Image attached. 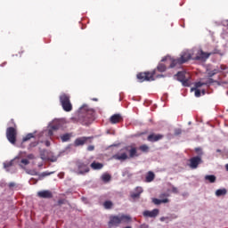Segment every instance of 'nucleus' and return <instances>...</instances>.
<instances>
[{"instance_id": "1", "label": "nucleus", "mask_w": 228, "mask_h": 228, "mask_svg": "<svg viewBox=\"0 0 228 228\" xmlns=\"http://www.w3.org/2000/svg\"><path fill=\"white\" fill-rule=\"evenodd\" d=\"M138 156L136 147L128 145L121 149L120 153L113 155L112 159L118 161H126V159H129V158H138Z\"/></svg>"}, {"instance_id": "2", "label": "nucleus", "mask_w": 228, "mask_h": 228, "mask_svg": "<svg viewBox=\"0 0 228 228\" xmlns=\"http://www.w3.org/2000/svg\"><path fill=\"white\" fill-rule=\"evenodd\" d=\"M84 113H86L87 115H92L94 111L88 109V106L84 105L80 108V111L78 112V114L70 118L71 122H73V124H77V122H79L80 124H82V126H88V124L90 123V119H88V116L85 115Z\"/></svg>"}, {"instance_id": "3", "label": "nucleus", "mask_w": 228, "mask_h": 228, "mask_svg": "<svg viewBox=\"0 0 228 228\" xmlns=\"http://www.w3.org/2000/svg\"><path fill=\"white\" fill-rule=\"evenodd\" d=\"M132 218L127 215L111 216L109 221V227H118L120 224H129Z\"/></svg>"}, {"instance_id": "4", "label": "nucleus", "mask_w": 228, "mask_h": 228, "mask_svg": "<svg viewBox=\"0 0 228 228\" xmlns=\"http://www.w3.org/2000/svg\"><path fill=\"white\" fill-rule=\"evenodd\" d=\"M190 60H191V53H190V52H183L179 58L171 59L170 68L174 69V67L183 65V63H186V61H190Z\"/></svg>"}, {"instance_id": "5", "label": "nucleus", "mask_w": 228, "mask_h": 228, "mask_svg": "<svg viewBox=\"0 0 228 228\" xmlns=\"http://www.w3.org/2000/svg\"><path fill=\"white\" fill-rule=\"evenodd\" d=\"M60 103L62 106L64 111L69 112L72 111V103L70 102V96L66 94L60 95Z\"/></svg>"}, {"instance_id": "6", "label": "nucleus", "mask_w": 228, "mask_h": 228, "mask_svg": "<svg viewBox=\"0 0 228 228\" xmlns=\"http://www.w3.org/2000/svg\"><path fill=\"white\" fill-rule=\"evenodd\" d=\"M154 76H156V69L153 71L140 72L137 74V79L139 83L143 81H154Z\"/></svg>"}, {"instance_id": "7", "label": "nucleus", "mask_w": 228, "mask_h": 228, "mask_svg": "<svg viewBox=\"0 0 228 228\" xmlns=\"http://www.w3.org/2000/svg\"><path fill=\"white\" fill-rule=\"evenodd\" d=\"M6 138L10 143L15 145L17 143V129L13 126H10L6 129Z\"/></svg>"}, {"instance_id": "8", "label": "nucleus", "mask_w": 228, "mask_h": 228, "mask_svg": "<svg viewBox=\"0 0 228 228\" xmlns=\"http://www.w3.org/2000/svg\"><path fill=\"white\" fill-rule=\"evenodd\" d=\"M89 165H90L89 161H85V162L78 161V162H77V169H78L77 174L78 175L88 174V172H90Z\"/></svg>"}, {"instance_id": "9", "label": "nucleus", "mask_w": 228, "mask_h": 228, "mask_svg": "<svg viewBox=\"0 0 228 228\" xmlns=\"http://www.w3.org/2000/svg\"><path fill=\"white\" fill-rule=\"evenodd\" d=\"M213 54H216V52L206 53L202 50H198L194 60H198L200 61H206V60H208V58H209V56Z\"/></svg>"}, {"instance_id": "10", "label": "nucleus", "mask_w": 228, "mask_h": 228, "mask_svg": "<svg viewBox=\"0 0 228 228\" xmlns=\"http://www.w3.org/2000/svg\"><path fill=\"white\" fill-rule=\"evenodd\" d=\"M25 171H26V174H28V175H38L39 181H42L43 177H47V175H51L52 174H54V172H49V171H45V172L39 174L35 169H33V170L25 169Z\"/></svg>"}, {"instance_id": "11", "label": "nucleus", "mask_w": 228, "mask_h": 228, "mask_svg": "<svg viewBox=\"0 0 228 228\" xmlns=\"http://www.w3.org/2000/svg\"><path fill=\"white\" fill-rule=\"evenodd\" d=\"M178 81L182 83L183 86H190V80L186 78V72L179 71L176 74Z\"/></svg>"}, {"instance_id": "12", "label": "nucleus", "mask_w": 228, "mask_h": 228, "mask_svg": "<svg viewBox=\"0 0 228 228\" xmlns=\"http://www.w3.org/2000/svg\"><path fill=\"white\" fill-rule=\"evenodd\" d=\"M202 163V159L199 156L192 157L190 159V168H192V170H195V168H198L199 165Z\"/></svg>"}, {"instance_id": "13", "label": "nucleus", "mask_w": 228, "mask_h": 228, "mask_svg": "<svg viewBox=\"0 0 228 228\" xmlns=\"http://www.w3.org/2000/svg\"><path fill=\"white\" fill-rule=\"evenodd\" d=\"M39 199H53V191L49 190L40 191L37 192Z\"/></svg>"}, {"instance_id": "14", "label": "nucleus", "mask_w": 228, "mask_h": 228, "mask_svg": "<svg viewBox=\"0 0 228 228\" xmlns=\"http://www.w3.org/2000/svg\"><path fill=\"white\" fill-rule=\"evenodd\" d=\"M143 216L149 217V218H156L158 215H159V209L155 208L151 211L146 210L142 213Z\"/></svg>"}, {"instance_id": "15", "label": "nucleus", "mask_w": 228, "mask_h": 228, "mask_svg": "<svg viewBox=\"0 0 228 228\" xmlns=\"http://www.w3.org/2000/svg\"><path fill=\"white\" fill-rule=\"evenodd\" d=\"M163 138H164V135L161 134H151L148 135L147 140L148 142H159V140H163Z\"/></svg>"}, {"instance_id": "16", "label": "nucleus", "mask_w": 228, "mask_h": 228, "mask_svg": "<svg viewBox=\"0 0 228 228\" xmlns=\"http://www.w3.org/2000/svg\"><path fill=\"white\" fill-rule=\"evenodd\" d=\"M94 137H79L75 140V146L79 147L81 145H85L88 140H93Z\"/></svg>"}, {"instance_id": "17", "label": "nucleus", "mask_w": 228, "mask_h": 228, "mask_svg": "<svg viewBox=\"0 0 228 228\" xmlns=\"http://www.w3.org/2000/svg\"><path fill=\"white\" fill-rule=\"evenodd\" d=\"M124 121V118L120 114H114L110 118V124H118Z\"/></svg>"}, {"instance_id": "18", "label": "nucleus", "mask_w": 228, "mask_h": 228, "mask_svg": "<svg viewBox=\"0 0 228 228\" xmlns=\"http://www.w3.org/2000/svg\"><path fill=\"white\" fill-rule=\"evenodd\" d=\"M135 192H131L130 196L131 199H133L134 200L136 199H140V195H142V193H143V189L142 187H136L134 189Z\"/></svg>"}, {"instance_id": "19", "label": "nucleus", "mask_w": 228, "mask_h": 228, "mask_svg": "<svg viewBox=\"0 0 228 228\" xmlns=\"http://www.w3.org/2000/svg\"><path fill=\"white\" fill-rule=\"evenodd\" d=\"M15 159H12L10 161L4 162V168L6 170V172H11L12 168L13 167V163Z\"/></svg>"}, {"instance_id": "20", "label": "nucleus", "mask_w": 228, "mask_h": 228, "mask_svg": "<svg viewBox=\"0 0 228 228\" xmlns=\"http://www.w3.org/2000/svg\"><path fill=\"white\" fill-rule=\"evenodd\" d=\"M91 168H93V170H101L102 169V167H104V165L102 163H99V162H95L94 161L91 165H90Z\"/></svg>"}, {"instance_id": "21", "label": "nucleus", "mask_w": 228, "mask_h": 228, "mask_svg": "<svg viewBox=\"0 0 228 228\" xmlns=\"http://www.w3.org/2000/svg\"><path fill=\"white\" fill-rule=\"evenodd\" d=\"M155 177H156V175H154V172L152 171L148 172L146 175V183H152Z\"/></svg>"}, {"instance_id": "22", "label": "nucleus", "mask_w": 228, "mask_h": 228, "mask_svg": "<svg viewBox=\"0 0 228 228\" xmlns=\"http://www.w3.org/2000/svg\"><path fill=\"white\" fill-rule=\"evenodd\" d=\"M224 195H227V189L223 188L216 191V197H223Z\"/></svg>"}, {"instance_id": "23", "label": "nucleus", "mask_w": 228, "mask_h": 228, "mask_svg": "<svg viewBox=\"0 0 228 228\" xmlns=\"http://www.w3.org/2000/svg\"><path fill=\"white\" fill-rule=\"evenodd\" d=\"M152 202L156 206H159V204H167V202H168V199L159 200L155 198L152 200Z\"/></svg>"}, {"instance_id": "24", "label": "nucleus", "mask_w": 228, "mask_h": 228, "mask_svg": "<svg viewBox=\"0 0 228 228\" xmlns=\"http://www.w3.org/2000/svg\"><path fill=\"white\" fill-rule=\"evenodd\" d=\"M205 181H208V183H216V176H215V175H207L205 176Z\"/></svg>"}, {"instance_id": "25", "label": "nucleus", "mask_w": 228, "mask_h": 228, "mask_svg": "<svg viewBox=\"0 0 228 228\" xmlns=\"http://www.w3.org/2000/svg\"><path fill=\"white\" fill-rule=\"evenodd\" d=\"M29 165V160L28 159H23L20 160V167L23 170H26V166Z\"/></svg>"}, {"instance_id": "26", "label": "nucleus", "mask_w": 228, "mask_h": 228, "mask_svg": "<svg viewBox=\"0 0 228 228\" xmlns=\"http://www.w3.org/2000/svg\"><path fill=\"white\" fill-rule=\"evenodd\" d=\"M102 180L103 183H110L111 181V175L110 174H103L102 175Z\"/></svg>"}, {"instance_id": "27", "label": "nucleus", "mask_w": 228, "mask_h": 228, "mask_svg": "<svg viewBox=\"0 0 228 228\" xmlns=\"http://www.w3.org/2000/svg\"><path fill=\"white\" fill-rule=\"evenodd\" d=\"M103 207L105 209H111V208H113V202L107 200L103 203Z\"/></svg>"}, {"instance_id": "28", "label": "nucleus", "mask_w": 228, "mask_h": 228, "mask_svg": "<svg viewBox=\"0 0 228 228\" xmlns=\"http://www.w3.org/2000/svg\"><path fill=\"white\" fill-rule=\"evenodd\" d=\"M157 70H159V72H165L167 70V66L163 63H160L158 65Z\"/></svg>"}, {"instance_id": "29", "label": "nucleus", "mask_w": 228, "mask_h": 228, "mask_svg": "<svg viewBox=\"0 0 228 228\" xmlns=\"http://www.w3.org/2000/svg\"><path fill=\"white\" fill-rule=\"evenodd\" d=\"M139 151L142 152H149V146L147 144H142L139 147Z\"/></svg>"}, {"instance_id": "30", "label": "nucleus", "mask_w": 228, "mask_h": 228, "mask_svg": "<svg viewBox=\"0 0 228 228\" xmlns=\"http://www.w3.org/2000/svg\"><path fill=\"white\" fill-rule=\"evenodd\" d=\"M31 138H35V134H28L25 137H23L22 142H28Z\"/></svg>"}, {"instance_id": "31", "label": "nucleus", "mask_w": 228, "mask_h": 228, "mask_svg": "<svg viewBox=\"0 0 228 228\" xmlns=\"http://www.w3.org/2000/svg\"><path fill=\"white\" fill-rule=\"evenodd\" d=\"M61 139L62 142H69V140H70V134H65L61 137Z\"/></svg>"}, {"instance_id": "32", "label": "nucleus", "mask_w": 228, "mask_h": 228, "mask_svg": "<svg viewBox=\"0 0 228 228\" xmlns=\"http://www.w3.org/2000/svg\"><path fill=\"white\" fill-rule=\"evenodd\" d=\"M205 85H208V83L197 82V83L195 84V88H196V89H199V88H200L201 86H204Z\"/></svg>"}, {"instance_id": "33", "label": "nucleus", "mask_w": 228, "mask_h": 228, "mask_svg": "<svg viewBox=\"0 0 228 228\" xmlns=\"http://www.w3.org/2000/svg\"><path fill=\"white\" fill-rule=\"evenodd\" d=\"M195 97H200V89L194 88Z\"/></svg>"}, {"instance_id": "34", "label": "nucleus", "mask_w": 228, "mask_h": 228, "mask_svg": "<svg viewBox=\"0 0 228 228\" xmlns=\"http://www.w3.org/2000/svg\"><path fill=\"white\" fill-rule=\"evenodd\" d=\"M195 152H197V154L202 155V148H195Z\"/></svg>"}, {"instance_id": "35", "label": "nucleus", "mask_w": 228, "mask_h": 228, "mask_svg": "<svg viewBox=\"0 0 228 228\" xmlns=\"http://www.w3.org/2000/svg\"><path fill=\"white\" fill-rule=\"evenodd\" d=\"M10 126H13L14 128L17 127V125L15 124V120L14 119H11V121L9 122Z\"/></svg>"}, {"instance_id": "36", "label": "nucleus", "mask_w": 228, "mask_h": 228, "mask_svg": "<svg viewBox=\"0 0 228 228\" xmlns=\"http://www.w3.org/2000/svg\"><path fill=\"white\" fill-rule=\"evenodd\" d=\"M167 220H170V217H168V216H162V217H160V222H167Z\"/></svg>"}, {"instance_id": "37", "label": "nucleus", "mask_w": 228, "mask_h": 228, "mask_svg": "<svg viewBox=\"0 0 228 228\" xmlns=\"http://www.w3.org/2000/svg\"><path fill=\"white\" fill-rule=\"evenodd\" d=\"M208 77H213V76H216V73L213 72V70L208 71Z\"/></svg>"}, {"instance_id": "38", "label": "nucleus", "mask_w": 228, "mask_h": 228, "mask_svg": "<svg viewBox=\"0 0 228 228\" xmlns=\"http://www.w3.org/2000/svg\"><path fill=\"white\" fill-rule=\"evenodd\" d=\"M63 204H65V200H58V206H61Z\"/></svg>"}, {"instance_id": "39", "label": "nucleus", "mask_w": 228, "mask_h": 228, "mask_svg": "<svg viewBox=\"0 0 228 228\" xmlns=\"http://www.w3.org/2000/svg\"><path fill=\"white\" fill-rule=\"evenodd\" d=\"M94 149H95V147L94 145H90V146L87 147V151H92Z\"/></svg>"}, {"instance_id": "40", "label": "nucleus", "mask_w": 228, "mask_h": 228, "mask_svg": "<svg viewBox=\"0 0 228 228\" xmlns=\"http://www.w3.org/2000/svg\"><path fill=\"white\" fill-rule=\"evenodd\" d=\"M27 158H28V159H35V155H33V154H28V155L27 156Z\"/></svg>"}, {"instance_id": "41", "label": "nucleus", "mask_w": 228, "mask_h": 228, "mask_svg": "<svg viewBox=\"0 0 228 228\" xmlns=\"http://www.w3.org/2000/svg\"><path fill=\"white\" fill-rule=\"evenodd\" d=\"M52 131H56L58 129V126L53 125L51 126Z\"/></svg>"}, {"instance_id": "42", "label": "nucleus", "mask_w": 228, "mask_h": 228, "mask_svg": "<svg viewBox=\"0 0 228 228\" xmlns=\"http://www.w3.org/2000/svg\"><path fill=\"white\" fill-rule=\"evenodd\" d=\"M212 71H213V73L214 74H218V72H220V69H212Z\"/></svg>"}, {"instance_id": "43", "label": "nucleus", "mask_w": 228, "mask_h": 228, "mask_svg": "<svg viewBox=\"0 0 228 228\" xmlns=\"http://www.w3.org/2000/svg\"><path fill=\"white\" fill-rule=\"evenodd\" d=\"M45 145L46 147H50V146H51V142L45 141Z\"/></svg>"}, {"instance_id": "44", "label": "nucleus", "mask_w": 228, "mask_h": 228, "mask_svg": "<svg viewBox=\"0 0 228 228\" xmlns=\"http://www.w3.org/2000/svg\"><path fill=\"white\" fill-rule=\"evenodd\" d=\"M15 183L12 182L9 183V188H14Z\"/></svg>"}, {"instance_id": "45", "label": "nucleus", "mask_w": 228, "mask_h": 228, "mask_svg": "<svg viewBox=\"0 0 228 228\" xmlns=\"http://www.w3.org/2000/svg\"><path fill=\"white\" fill-rule=\"evenodd\" d=\"M53 130L50 129V130L48 131V136H53Z\"/></svg>"}, {"instance_id": "46", "label": "nucleus", "mask_w": 228, "mask_h": 228, "mask_svg": "<svg viewBox=\"0 0 228 228\" xmlns=\"http://www.w3.org/2000/svg\"><path fill=\"white\" fill-rule=\"evenodd\" d=\"M31 181H34V184H37V183H38V180H36L35 178H31L30 183H31Z\"/></svg>"}, {"instance_id": "47", "label": "nucleus", "mask_w": 228, "mask_h": 228, "mask_svg": "<svg viewBox=\"0 0 228 228\" xmlns=\"http://www.w3.org/2000/svg\"><path fill=\"white\" fill-rule=\"evenodd\" d=\"M172 191H173L174 193H177V188H176V187H173V188H172Z\"/></svg>"}, {"instance_id": "48", "label": "nucleus", "mask_w": 228, "mask_h": 228, "mask_svg": "<svg viewBox=\"0 0 228 228\" xmlns=\"http://www.w3.org/2000/svg\"><path fill=\"white\" fill-rule=\"evenodd\" d=\"M225 65H221V70H225Z\"/></svg>"}, {"instance_id": "49", "label": "nucleus", "mask_w": 228, "mask_h": 228, "mask_svg": "<svg viewBox=\"0 0 228 228\" xmlns=\"http://www.w3.org/2000/svg\"><path fill=\"white\" fill-rule=\"evenodd\" d=\"M208 83H214L213 78H209V79H208Z\"/></svg>"}, {"instance_id": "50", "label": "nucleus", "mask_w": 228, "mask_h": 228, "mask_svg": "<svg viewBox=\"0 0 228 228\" xmlns=\"http://www.w3.org/2000/svg\"><path fill=\"white\" fill-rule=\"evenodd\" d=\"M202 95H206V90L201 91Z\"/></svg>"}, {"instance_id": "51", "label": "nucleus", "mask_w": 228, "mask_h": 228, "mask_svg": "<svg viewBox=\"0 0 228 228\" xmlns=\"http://www.w3.org/2000/svg\"><path fill=\"white\" fill-rule=\"evenodd\" d=\"M175 134H181V131L178 130L177 132H175Z\"/></svg>"}, {"instance_id": "52", "label": "nucleus", "mask_w": 228, "mask_h": 228, "mask_svg": "<svg viewBox=\"0 0 228 228\" xmlns=\"http://www.w3.org/2000/svg\"><path fill=\"white\" fill-rule=\"evenodd\" d=\"M225 169L228 172V164L225 165Z\"/></svg>"}, {"instance_id": "53", "label": "nucleus", "mask_w": 228, "mask_h": 228, "mask_svg": "<svg viewBox=\"0 0 228 228\" xmlns=\"http://www.w3.org/2000/svg\"><path fill=\"white\" fill-rule=\"evenodd\" d=\"M157 77H163V75H159L157 76Z\"/></svg>"}, {"instance_id": "54", "label": "nucleus", "mask_w": 228, "mask_h": 228, "mask_svg": "<svg viewBox=\"0 0 228 228\" xmlns=\"http://www.w3.org/2000/svg\"><path fill=\"white\" fill-rule=\"evenodd\" d=\"M162 61H167V58L162 59Z\"/></svg>"}, {"instance_id": "55", "label": "nucleus", "mask_w": 228, "mask_h": 228, "mask_svg": "<svg viewBox=\"0 0 228 228\" xmlns=\"http://www.w3.org/2000/svg\"><path fill=\"white\" fill-rule=\"evenodd\" d=\"M216 152H222V151H220V150H216Z\"/></svg>"}, {"instance_id": "56", "label": "nucleus", "mask_w": 228, "mask_h": 228, "mask_svg": "<svg viewBox=\"0 0 228 228\" xmlns=\"http://www.w3.org/2000/svg\"><path fill=\"white\" fill-rule=\"evenodd\" d=\"M94 101H97V98H94Z\"/></svg>"}]
</instances>
